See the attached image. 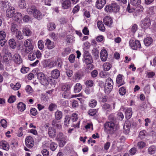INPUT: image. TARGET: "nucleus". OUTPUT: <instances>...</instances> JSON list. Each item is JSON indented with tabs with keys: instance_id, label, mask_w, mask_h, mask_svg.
<instances>
[{
	"instance_id": "4468645a",
	"label": "nucleus",
	"mask_w": 156,
	"mask_h": 156,
	"mask_svg": "<svg viewBox=\"0 0 156 156\" xmlns=\"http://www.w3.org/2000/svg\"><path fill=\"white\" fill-rule=\"evenodd\" d=\"M144 10L143 7L140 5L135 9V12H134L133 15L134 16H137L140 15L142 12Z\"/></svg>"
},
{
	"instance_id": "c03bdc74",
	"label": "nucleus",
	"mask_w": 156,
	"mask_h": 156,
	"mask_svg": "<svg viewBox=\"0 0 156 156\" xmlns=\"http://www.w3.org/2000/svg\"><path fill=\"white\" fill-rule=\"evenodd\" d=\"M7 3L8 1L6 0L2 1L0 2V7L2 9H4L6 7Z\"/></svg>"
},
{
	"instance_id": "7c9ffc66",
	"label": "nucleus",
	"mask_w": 156,
	"mask_h": 156,
	"mask_svg": "<svg viewBox=\"0 0 156 156\" xmlns=\"http://www.w3.org/2000/svg\"><path fill=\"white\" fill-rule=\"evenodd\" d=\"M112 7L113 12H118L119 10V7L116 3L112 4Z\"/></svg>"
},
{
	"instance_id": "052dcab7",
	"label": "nucleus",
	"mask_w": 156,
	"mask_h": 156,
	"mask_svg": "<svg viewBox=\"0 0 156 156\" xmlns=\"http://www.w3.org/2000/svg\"><path fill=\"white\" fill-rule=\"evenodd\" d=\"M29 68L23 66L21 69V72L23 73H27L29 71Z\"/></svg>"
},
{
	"instance_id": "dca6fc26",
	"label": "nucleus",
	"mask_w": 156,
	"mask_h": 156,
	"mask_svg": "<svg viewBox=\"0 0 156 156\" xmlns=\"http://www.w3.org/2000/svg\"><path fill=\"white\" fill-rule=\"evenodd\" d=\"M144 42L146 46H149L152 44L153 39L151 37H147L144 39Z\"/></svg>"
},
{
	"instance_id": "69168bd1",
	"label": "nucleus",
	"mask_w": 156,
	"mask_h": 156,
	"mask_svg": "<svg viewBox=\"0 0 156 156\" xmlns=\"http://www.w3.org/2000/svg\"><path fill=\"white\" fill-rule=\"evenodd\" d=\"M6 36V33L4 31H0V39H5Z\"/></svg>"
},
{
	"instance_id": "c85d7f7f",
	"label": "nucleus",
	"mask_w": 156,
	"mask_h": 156,
	"mask_svg": "<svg viewBox=\"0 0 156 156\" xmlns=\"http://www.w3.org/2000/svg\"><path fill=\"white\" fill-rule=\"evenodd\" d=\"M84 62L87 65L90 64L92 62L93 60L90 56H84Z\"/></svg>"
},
{
	"instance_id": "7ed1b4c3",
	"label": "nucleus",
	"mask_w": 156,
	"mask_h": 156,
	"mask_svg": "<svg viewBox=\"0 0 156 156\" xmlns=\"http://www.w3.org/2000/svg\"><path fill=\"white\" fill-rule=\"evenodd\" d=\"M27 11L29 14L33 13L34 16L37 19L39 20L42 19L43 16L41 12L34 7L27 9Z\"/></svg>"
},
{
	"instance_id": "e433bc0d",
	"label": "nucleus",
	"mask_w": 156,
	"mask_h": 156,
	"mask_svg": "<svg viewBox=\"0 0 156 156\" xmlns=\"http://www.w3.org/2000/svg\"><path fill=\"white\" fill-rule=\"evenodd\" d=\"M2 51L4 53V55H11V53L9 51L8 48L7 46H5L2 49Z\"/></svg>"
},
{
	"instance_id": "ea45409f",
	"label": "nucleus",
	"mask_w": 156,
	"mask_h": 156,
	"mask_svg": "<svg viewBox=\"0 0 156 156\" xmlns=\"http://www.w3.org/2000/svg\"><path fill=\"white\" fill-rule=\"evenodd\" d=\"M62 97L64 98H70L71 97L70 90L64 92L62 94Z\"/></svg>"
},
{
	"instance_id": "2f4dec72",
	"label": "nucleus",
	"mask_w": 156,
	"mask_h": 156,
	"mask_svg": "<svg viewBox=\"0 0 156 156\" xmlns=\"http://www.w3.org/2000/svg\"><path fill=\"white\" fill-rule=\"evenodd\" d=\"M112 66V65L110 63L105 62L103 65V69L105 71H108L110 69Z\"/></svg>"
},
{
	"instance_id": "a19ab883",
	"label": "nucleus",
	"mask_w": 156,
	"mask_h": 156,
	"mask_svg": "<svg viewBox=\"0 0 156 156\" xmlns=\"http://www.w3.org/2000/svg\"><path fill=\"white\" fill-rule=\"evenodd\" d=\"M93 55L95 56V58L97 59L99 57V51L96 48H94L92 50Z\"/></svg>"
},
{
	"instance_id": "4be33fe9",
	"label": "nucleus",
	"mask_w": 156,
	"mask_h": 156,
	"mask_svg": "<svg viewBox=\"0 0 156 156\" xmlns=\"http://www.w3.org/2000/svg\"><path fill=\"white\" fill-rule=\"evenodd\" d=\"M53 62V64L57 66L58 68H61L62 64V62L61 58H58Z\"/></svg>"
},
{
	"instance_id": "0e129e2a",
	"label": "nucleus",
	"mask_w": 156,
	"mask_h": 156,
	"mask_svg": "<svg viewBox=\"0 0 156 156\" xmlns=\"http://www.w3.org/2000/svg\"><path fill=\"white\" fill-rule=\"evenodd\" d=\"M43 41L42 40H40L38 42V47L41 50L42 49L44 48V45L43 44Z\"/></svg>"
},
{
	"instance_id": "f704fd0d",
	"label": "nucleus",
	"mask_w": 156,
	"mask_h": 156,
	"mask_svg": "<svg viewBox=\"0 0 156 156\" xmlns=\"http://www.w3.org/2000/svg\"><path fill=\"white\" fill-rule=\"evenodd\" d=\"M22 31L26 36H30L32 34V32L28 28H23Z\"/></svg>"
},
{
	"instance_id": "bb28decb",
	"label": "nucleus",
	"mask_w": 156,
	"mask_h": 156,
	"mask_svg": "<svg viewBox=\"0 0 156 156\" xmlns=\"http://www.w3.org/2000/svg\"><path fill=\"white\" fill-rule=\"evenodd\" d=\"M9 44L10 47L12 49L16 48V43L15 40L13 39H11L9 41Z\"/></svg>"
},
{
	"instance_id": "9b49d317",
	"label": "nucleus",
	"mask_w": 156,
	"mask_h": 156,
	"mask_svg": "<svg viewBox=\"0 0 156 156\" xmlns=\"http://www.w3.org/2000/svg\"><path fill=\"white\" fill-rule=\"evenodd\" d=\"M48 133L49 136L51 138L55 137L56 135V130L53 127H50L48 129Z\"/></svg>"
},
{
	"instance_id": "79ce46f5",
	"label": "nucleus",
	"mask_w": 156,
	"mask_h": 156,
	"mask_svg": "<svg viewBox=\"0 0 156 156\" xmlns=\"http://www.w3.org/2000/svg\"><path fill=\"white\" fill-rule=\"evenodd\" d=\"M11 30L13 33H15L18 30V26L16 24L13 23L11 25Z\"/></svg>"
},
{
	"instance_id": "ddd939ff",
	"label": "nucleus",
	"mask_w": 156,
	"mask_h": 156,
	"mask_svg": "<svg viewBox=\"0 0 156 156\" xmlns=\"http://www.w3.org/2000/svg\"><path fill=\"white\" fill-rule=\"evenodd\" d=\"M138 26L136 24H134L132 27L131 28V31L129 33V36L128 37H130L133 38L134 36L135 33L137 30Z\"/></svg>"
},
{
	"instance_id": "aec40b11",
	"label": "nucleus",
	"mask_w": 156,
	"mask_h": 156,
	"mask_svg": "<svg viewBox=\"0 0 156 156\" xmlns=\"http://www.w3.org/2000/svg\"><path fill=\"white\" fill-rule=\"evenodd\" d=\"M71 5V2L69 0H66L62 3V6L64 9H67Z\"/></svg>"
},
{
	"instance_id": "338daca9",
	"label": "nucleus",
	"mask_w": 156,
	"mask_h": 156,
	"mask_svg": "<svg viewBox=\"0 0 156 156\" xmlns=\"http://www.w3.org/2000/svg\"><path fill=\"white\" fill-rule=\"evenodd\" d=\"M1 126L3 128H5L7 127V122L4 119H2L0 121Z\"/></svg>"
},
{
	"instance_id": "4d7b16f0",
	"label": "nucleus",
	"mask_w": 156,
	"mask_h": 156,
	"mask_svg": "<svg viewBox=\"0 0 156 156\" xmlns=\"http://www.w3.org/2000/svg\"><path fill=\"white\" fill-rule=\"evenodd\" d=\"M146 144L143 141L139 142L137 143V146L139 148H143L145 146Z\"/></svg>"
},
{
	"instance_id": "6e6552de",
	"label": "nucleus",
	"mask_w": 156,
	"mask_h": 156,
	"mask_svg": "<svg viewBox=\"0 0 156 156\" xmlns=\"http://www.w3.org/2000/svg\"><path fill=\"white\" fill-rule=\"evenodd\" d=\"M25 141L26 146L29 148H32L34 145V139L30 136H27L25 139Z\"/></svg>"
},
{
	"instance_id": "9d476101",
	"label": "nucleus",
	"mask_w": 156,
	"mask_h": 156,
	"mask_svg": "<svg viewBox=\"0 0 156 156\" xmlns=\"http://www.w3.org/2000/svg\"><path fill=\"white\" fill-rule=\"evenodd\" d=\"M12 60L16 63L20 64L23 62L22 59L20 55L18 54H16L12 57Z\"/></svg>"
},
{
	"instance_id": "6ab92c4d",
	"label": "nucleus",
	"mask_w": 156,
	"mask_h": 156,
	"mask_svg": "<svg viewBox=\"0 0 156 156\" xmlns=\"http://www.w3.org/2000/svg\"><path fill=\"white\" fill-rule=\"evenodd\" d=\"M103 22L105 25L110 27L112 24V20L110 17L106 16L103 19Z\"/></svg>"
},
{
	"instance_id": "5701e85b",
	"label": "nucleus",
	"mask_w": 156,
	"mask_h": 156,
	"mask_svg": "<svg viewBox=\"0 0 156 156\" xmlns=\"http://www.w3.org/2000/svg\"><path fill=\"white\" fill-rule=\"evenodd\" d=\"M0 145L1 146L3 149L7 151L9 149V146L5 141H2L0 142Z\"/></svg>"
},
{
	"instance_id": "a878e982",
	"label": "nucleus",
	"mask_w": 156,
	"mask_h": 156,
	"mask_svg": "<svg viewBox=\"0 0 156 156\" xmlns=\"http://www.w3.org/2000/svg\"><path fill=\"white\" fill-rule=\"evenodd\" d=\"M82 89V86L79 83H77L74 87V91L75 93L79 92Z\"/></svg>"
},
{
	"instance_id": "412c9836",
	"label": "nucleus",
	"mask_w": 156,
	"mask_h": 156,
	"mask_svg": "<svg viewBox=\"0 0 156 156\" xmlns=\"http://www.w3.org/2000/svg\"><path fill=\"white\" fill-rule=\"evenodd\" d=\"M14 16V19L18 22L20 23L22 19V16L20 13L17 12Z\"/></svg>"
},
{
	"instance_id": "864d4df0",
	"label": "nucleus",
	"mask_w": 156,
	"mask_h": 156,
	"mask_svg": "<svg viewBox=\"0 0 156 156\" xmlns=\"http://www.w3.org/2000/svg\"><path fill=\"white\" fill-rule=\"evenodd\" d=\"M97 113V110L95 109H91L89 110L88 113L89 115L93 116L95 115Z\"/></svg>"
},
{
	"instance_id": "c756f323",
	"label": "nucleus",
	"mask_w": 156,
	"mask_h": 156,
	"mask_svg": "<svg viewBox=\"0 0 156 156\" xmlns=\"http://www.w3.org/2000/svg\"><path fill=\"white\" fill-rule=\"evenodd\" d=\"M116 82L118 84H120V86L124 84V82L122 81V75L119 74L117 76L116 79Z\"/></svg>"
},
{
	"instance_id": "603ef678",
	"label": "nucleus",
	"mask_w": 156,
	"mask_h": 156,
	"mask_svg": "<svg viewBox=\"0 0 156 156\" xmlns=\"http://www.w3.org/2000/svg\"><path fill=\"white\" fill-rule=\"evenodd\" d=\"M119 92L121 95H123L126 93V89L124 87H121L119 89Z\"/></svg>"
},
{
	"instance_id": "3c124183",
	"label": "nucleus",
	"mask_w": 156,
	"mask_h": 156,
	"mask_svg": "<svg viewBox=\"0 0 156 156\" xmlns=\"http://www.w3.org/2000/svg\"><path fill=\"white\" fill-rule=\"evenodd\" d=\"M28 57L29 59L31 61L34 60L36 57L35 55L31 53V52L29 54Z\"/></svg>"
},
{
	"instance_id": "473e14b6",
	"label": "nucleus",
	"mask_w": 156,
	"mask_h": 156,
	"mask_svg": "<svg viewBox=\"0 0 156 156\" xmlns=\"http://www.w3.org/2000/svg\"><path fill=\"white\" fill-rule=\"evenodd\" d=\"M130 3L133 6H137L141 3V0H130Z\"/></svg>"
},
{
	"instance_id": "c9c22d12",
	"label": "nucleus",
	"mask_w": 156,
	"mask_h": 156,
	"mask_svg": "<svg viewBox=\"0 0 156 156\" xmlns=\"http://www.w3.org/2000/svg\"><path fill=\"white\" fill-rule=\"evenodd\" d=\"M156 151V147L152 145L148 149V152L149 154H154Z\"/></svg>"
},
{
	"instance_id": "1a4fd4ad",
	"label": "nucleus",
	"mask_w": 156,
	"mask_h": 156,
	"mask_svg": "<svg viewBox=\"0 0 156 156\" xmlns=\"http://www.w3.org/2000/svg\"><path fill=\"white\" fill-rule=\"evenodd\" d=\"M15 12L14 8L13 7L10 6L6 11V16L8 17L11 18L14 15Z\"/></svg>"
},
{
	"instance_id": "2eb2a0df",
	"label": "nucleus",
	"mask_w": 156,
	"mask_h": 156,
	"mask_svg": "<svg viewBox=\"0 0 156 156\" xmlns=\"http://www.w3.org/2000/svg\"><path fill=\"white\" fill-rule=\"evenodd\" d=\"M106 4V0H97L96 7L99 9H102Z\"/></svg>"
},
{
	"instance_id": "423d86ee",
	"label": "nucleus",
	"mask_w": 156,
	"mask_h": 156,
	"mask_svg": "<svg viewBox=\"0 0 156 156\" xmlns=\"http://www.w3.org/2000/svg\"><path fill=\"white\" fill-rule=\"evenodd\" d=\"M151 25V21L150 18L145 17L141 20L140 26L142 29L145 30L150 27Z\"/></svg>"
},
{
	"instance_id": "37998d69",
	"label": "nucleus",
	"mask_w": 156,
	"mask_h": 156,
	"mask_svg": "<svg viewBox=\"0 0 156 156\" xmlns=\"http://www.w3.org/2000/svg\"><path fill=\"white\" fill-rule=\"evenodd\" d=\"M146 131L145 130L141 131L139 133V137L141 139H143L146 135Z\"/></svg>"
},
{
	"instance_id": "13d9d810",
	"label": "nucleus",
	"mask_w": 156,
	"mask_h": 156,
	"mask_svg": "<svg viewBox=\"0 0 156 156\" xmlns=\"http://www.w3.org/2000/svg\"><path fill=\"white\" fill-rule=\"evenodd\" d=\"M18 4L19 6L20 9H23L26 8V4L24 1H20L19 2Z\"/></svg>"
},
{
	"instance_id": "8fccbe9b",
	"label": "nucleus",
	"mask_w": 156,
	"mask_h": 156,
	"mask_svg": "<svg viewBox=\"0 0 156 156\" xmlns=\"http://www.w3.org/2000/svg\"><path fill=\"white\" fill-rule=\"evenodd\" d=\"M94 82L91 80H88L85 82V84L87 87H91L94 85Z\"/></svg>"
},
{
	"instance_id": "39448f33",
	"label": "nucleus",
	"mask_w": 156,
	"mask_h": 156,
	"mask_svg": "<svg viewBox=\"0 0 156 156\" xmlns=\"http://www.w3.org/2000/svg\"><path fill=\"white\" fill-rule=\"evenodd\" d=\"M24 46L26 47L25 52L26 54H28L32 51L34 46L32 44V40L29 39L26 40L23 44Z\"/></svg>"
},
{
	"instance_id": "a211bd4d",
	"label": "nucleus",
	"mask_w": 156,
	"mask_h": 156,
	"mask_svg": "<svg viewBox=\"0 0 156 156\" xmlns=\"http://www.w3.org/2000/svg\"><path fill=\"white\" fill-rule=\"evenodd\" d=\"M45 45L47 46L48 49H51L54 47V43L48 39L45 40Z\"/></svg>"
},
{
	"instance_id": "393cba45",
	"label": "nucleus",
	"mask_w": 156,
	"mask_h": 156,
	"mask_svg": "<svg viewBox=\"0 0 156 156\" xmlns=\"http://www.w3.org/2000/svg\"><path fill=\"white\" fill-rule=\"evenodd\" d=\"M83 76V75L81 73L79 72H77L75 73L74 75V78L76 80L78 81L81 79Z\"/></svg>"
},
{
	"instance_id": "72a5a7b5",
	"label": "nucleus",
	"mask_w": 156,
	"mask_h": 156,
	"mask_svg": "<svg viewBox=\"0 0 156 156\" xmlns=\"http://www.w3.org/2000/svg\"><path fill=\"white\" fill-rule=\"evenodd\" d=\"M98 27L100 30L102 31L105 30V27L101 21H98L97 23Z\"/></svg>"
},
{
	"instance_id": "49530a36",
	"label": "nucleus",
	"mask_w": 156,
	"mask_h": 156,
	"mask_svg": "<svg viewBox=\"0 0 156 156\" xmlns=\"http://www.w3.org/2000/svg\"><path fill=\"white\" fill-rule=\"evenodd\" d=\"M16 38L19 40L22 39L23 37L22 34L20 31H18L16 32Z\"/></svg>"
},
{
	"instance_id": "20e7f679",
	"label": "nucleus",
	"mask_w": 156,
	"mask_h": 156,
	"mask_svg": "<svg viewBox=\"0 0 156 156\" xmlns=\"http://www.w3.org/2000/svg\"><path fill=\"white\" fill-rule=\"evenodd\" d=\"M129 45L131 49L134 50H136L138 48L140 49L141 48L140 41L134 39H131L129 40Z\"/></svg>"
},
{
	"instance_id": "58836bf2",
	"label": "nucleus",
	"mask_w": 156,
	"mask_h": 156,
	"mask_svg": "<svg viewBox=\"0 0 156 156\" xmlns=\"http://www.w3.org/2000/svg\"><path fill=\"white\" fill-rule=\"evenodd\" d=\"M55 28V25L53 23H49L48 25V29L49 30L52 31Z\"/></svg>"
},
{
	"instance_id": "5fc2aeb1",
	"label": "nucleus",
	"mask_w": 156,
	"mask_h": 156,
	"mask_svg": "<svg viewBox=\"0 0 156 156\" xmlns=\"http://www.w3.org/2000/svg\"><path fill=\"white\" fill-rule=\"evenodd\" d=\"M112 88L111 87L108 88L107 86L105 85L104 88V91L105 93L106 94H109L110 92L112 90Z\"/></svg>"
},
{
	"instance_id": "f03ea898",
	"label": "nucleus",
	"mask_w": 156,
	"mask_h": 156,
	"mask_svg": "<svg viewBox=\"0 0 156 156\" xmlns=\"http://www.w3.org/2000/svg\"><path fill=\"white\" fill-rule=\"evenodd\" d=\"M37 76L40 83L44 86H47L49 82H50V81H52V78L48 79L45 75L41 72L38 73Z\"/></svg>"
},
{
	"instance_id": "de8ad7c7",
	"label": "nucleus",
	"mask_w": 156,
	"mask_h": 156,
	"mask_svg": "<svg viewBox=\"0 0 156 156\" xmlns=\"http://www.w3.org/2000/svg\"><path fill=\"white\" fill-rule=\"evenodd\" d=\"M71 118L69 117L68 115H67L65 118L64 122V124L65 125L68 126L69 123Z\"/></svg>"
},
{
	"instance_id": "f257e3e1",
	"label": "nucleus",
	"mask_w": 156,
	"mask_h": 156,
	"mask_svg": "<svg viewBox=\"0 0 156 156\" xmlns=\"http://www.w3.org/2000/svg\"><path fill=\"white\" fill-rule=\"evenodd\" d=\"M104 129L107 133L113 134L118 129V128L115 127V124L113 122H108L105 123Z\"/></svg>"
},
{
	"instance_id": "f8f14e48",
	"label": "nucleus",
	"mask_w": 156,
	"mask_h": 156,
	"mask_svg": "<svg viewBox=\"0 0 156 156\" xmlns=\"http://www.w3.org/2000/svg\"><path fill=\"white\" fill-rule=\"evenodd\" d=\"M100 58L101 60L103 62L105 61L107 59V51L105 49L101 50L100 53Z\"/></svg>"
},
{
	"instance_id": "f3484780",
	"label": "nucleus",
	"mask_w": 156,
	"mask_h": 156,
	"mask_svg": "<svg viewBox=\"0 0 156 156\" xmlns=\"http://www.w3.org/2000/svg\"><path fill=\"white\" fill-rule=\"evenodd\" d=\"M51 75L53 78L52 80H54V79H57L60 76V73L59 71L57 69H55L52 71L51 73Z\"/></svg>"
},
{
	"instance_id": "cd10ccee",
	"label": "nucleus",
	"mask_w": 156,
	"mask_h": 156,
	"mask_svg": "<svg viewBox=\"0 0 156 156\" xmlns=\"http://www.w3.org/2000/svg\"><path fill=\"white\" fill-rule=\"evenodd\" d=\"M17 107L20 111H23L26 108V105L23 103L20 102L18 104Z\"/></svg>"
},
{
	"instance_id": "bf43d9fd",
	"label": "nucleus",
	"mask_w": 156,
	"mask_h": 156,
	"mask_svg": "<svg viewBox=\"0 0 156 156\" xmlns=\"http://www.w3.org/2000/svg\"><path fill=\"white\" fill-rule=\"evenodd\" d=\"M75 58V56L73 54H71L69 57V60L71 63H73L74 62Z\"/></svg>"
},
{
	"instance_id": "6e6d98bb",
	"label": "nucleus",
	"mask_w": 156,
	"mask_h": 156,
	"mask_svg": "<svg viewBox=\"0 0 156 156\" xmlns=\"http://www.w3.org/2000/svg\"><path fill=\"white\" fill-rule=\"evenodd\" d=\"M71 119L73 122L76 121L78 118V116L77 114L76 113H73L72 114L71 116Z\"/></svg>"
},
{
	"instance_id": "680f3d73",
	"label": "nucleus",
	"mask_w": 156,
	"mask_h": 156,
	"mask_svg": "<svg viewBox=\"0 0 156 156\" xmlns=\"http://www.w3.org/2000/svg\"><path fill=\"white\" fill-rule=\"evenodd\" d=\"M10 55H4L3 57V59L5 62L9 63V61L10 60Z\"/></svg>"
},
{
	"instance_id": "a18cd8bd",
	"label": "nucleus",
	"mask_w": 156,
	"mask_h": 156,
	"mask_svg": "<svg viewBox=\"0 0 156 156\" xmlns=\"http://www.w3.org/2000/svg\"><path fill=\"white\" fill-rule=\"evenodd\" d=\"M97 102L95 100H91L89 102V105L90 107L92 108L94 107L96 105Z\"/></svg>"
},
{
	"instance_id": "4c0bfd02",
	"label": "nucleus",
	"mask_w": 156,
	"mask_h": 156,
	"mask_svg": "<svg viewBox=\"0 0 156 156\" xmlns=\"http://www.w3.org/2000/svg\"><path fill=\"white\" fill-rule=\"evenodd\" d=\"M113 83L112 80L110 77L108 78L106 80L105 85L107 86L109 85L110 86L113 87Z\"/></svg>"
},
{
	"instance_id": "0eeeda50",
	"label": "nucleus",
	"mask_w": 156,
	"mask_h": 156,
	"mask_svg": "<svg viewBox=\"0 0 156 156\" xmlns=\"http://www.w3.org/2000/svg\"><path fill=\"white\" fill-rule=\"evenodd\" d=\"M56 139L59 141V146L62 147L66 143V137L61 132H59L57 135Z\"/></svg>"
},
{
	"instance_id": "09e8293b",
	"label": "nucleus",
	"mask_w": 156,
	"mask_h": 156,
	"mask_svg": "<svg viewBox=\"0 0 156 156\" xmlns=\"http://www.w3.org/2000/svg\"><path fill=\"white\" fill-rule=\"evenodd\" d=\"M58 145L57 144L54 142L51 143L50 145V149L52 151H54L57 148Z\"/></svg>"
},
{
	"instance_id": "774afa93",
	"label": "nucleus",
	"mask_w": 156,
	"mask_h": 156,
	"mask_svg": "<svg viewBox=\"0 0 156 156\" xmlns=\"http://www.w3.org/2000/svg\"><path fill=\"white\" fill-rule=\"evenodd\" d=\"M105 10L107 12H112V4L109 5H106L105 7Z\"/></svg>"
},
{
	"instance_id": "e2e57ef3",
	"label": "nucleus",
	"mask_w": 156,
	"mask_h": 156,
	"mask_svg": "<svg viewBox=\"0 0 156 156\" xmlns=\"http://www.w3.org/2000/svg\"><path fill=\"white\" fill-rule=\"evenodd\" d=\"M30 114L33 115L35 116L37 114V111L35 108H32L30 110Z\"/></svg>"
},
{
	"instance_id": "b1692460",
	"label": "nucleus",
	"mask_w": 156,
	"mask_h": 156,
	"mask_svg": "<svg viewBox=\"0 0 156 156\" xmlns=\"http://www.w3.org/2000/svg\"><path fill=\"white\" fill-rule=\"evenodd\" d=\"M62 116V113L61 111L58 110L55 113V118L57 120H60Z\"/></svg>"
}]
</instances>
